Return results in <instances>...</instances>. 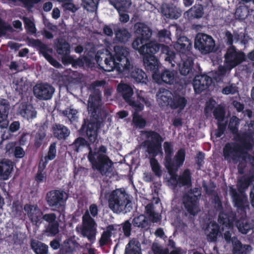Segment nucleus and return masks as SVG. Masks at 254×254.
Wrapping results in <instances>:
<instances>
[{
	"mask_svg": "<svg viewBox=\"0 0 254 254\" xmlns=\"http://www.w3.org/2000/svg\"><path fill=\"white\" fill-rule=\"evenodd\" d=\"M142 92L140 91L137 95V101L132 100L127 104L135 110V113L142 111L144 109V105L146 107H150L151 103L149 99L142 95Z\"/></svg>",
	"mask_w": 254,
	"mask_h": 254,
	"instance_id": "nucleus-26",
	"label": "nucleus"
},
{
	"mask_svg": "<svg viewBox=\"0 0 254 254\" xmlns=\"http://www.w3.org/2000/svg\"><path fill=\"white\" fill-rule=\"evenodd\" d=\"M164 149L165 153L164 159V165L170 164L171 158L173 154V148L171 142L165 141L163 144Z\"/></svg>",
	"mask_w": 254,
	"mask_h": 254,
	"instance_id": "nucleus-48",
	"label": "nucleus"
},
{
	"mask_svg": "<svg viewBox=\"0 0 254 254\" xmlns=\"http://www.w3.org/2000/svg\"><path fill=\"white\" fill-rule=\"evenodd\" d=\"M141 133L147 138L142 144L149 156L152 171L156 176L160 177L162 174L161 167L155 157L160 154H163L162 148L163 139L159 133L154 130H143Z\"/></svg>",
	"mask_w": 254,
	"mask_h": 254,
	"instance_id": "nucleus-3",
	"label": "nucleus"
},
{
	"mask_svg": "<svg viewBox=\"0 0 254 254\" xmlns=\"http://www.w3.org/2000/svg\"><path fill=\"white\" fill-rule=\"evenodd\" d=\"M215 43L212 36L203 33L196 34L194 43L195 49L203 54H207L214 51Z\"/></svg>",
	"mask_w": 254,
	"mask_h": 254,
	"instance_id": "nucleus-9",
	"label": "nucleus"
},
{
	"mask_svg": "<svg viewBox=\"0 0 254 254\" xmlns=\"http://www.w3.org/2000/svg\"><path fill=\"white\" fill-rule=\"evenodd\" d=\"M100 101L101 96L99 91L90 97L88 107L90 117V121L86 124L84 121L79 130L80 135L86 136L88 141L81 136L76 138L70 145L71 148L75 152L78 153L84 148H87L89 150L87 156L90 155L91 152H92L91 145L97 140L98 129L105 121L108 114L105 110L100 108Z\"/></svg>",
	"mask_w": 254,
	"mask_h": 254,
	"instance_id": "nucleus-1",
	"label": "nucleus"
},
{
	"mask_svg": "<svg viewBox=\"0 0 254 254\" xmlns=\"http://www.w3.org/2000/svg\"><path fill=\"white\" fill-rule=\"evenodd\" d=\"M10 105L8 101L4 99L0 98V127L6 128L8 125L7 120Z\"/></svg>",
	"mask_w": 254,
	"mask_h": 254,
	"instance_id": "nucleus-25",
	"label": "nucleus"
},
{
	"mask_svg": "<svg viewBox=\"0 0 254 254\" xmlns=\"http://www.w3.org/2000/svg\"><path fill=\"white\" fill-rule=\"evenodd\" d=\"M181 88H179L173 92L172 100L170 103V107L173 110H178L181 111L186 107L188 100L185 97L184 94L182 91L184 86L181 85Z\"/></svg>",
	"mask_w": 254,
	"mask_h": 254,
	"instance_id": "nucleus-13",
	"label": "nucleus"
},
{
	"mask_svg": "<svg viewBox=\"0 0 254 254\" xmlns=\"http://www.w3.org/2000/svg\"><path fill=\"white\" fill-rule=\"evenodd\" d=\"M57 142H53L51 143L48 151L47 154L45 156L47 158L50 160H54L57 155V149H56Z\"/></svg>",
	"mask_w": 254,
	"mask_h": 254,
	"instance_id": "nucleus-62",
	"label": "nucleus"
},
{
	"mask_svg": "<svg viewBox=\"0 0 254 254\" xmlns=\"http://www.w3.org/2000/svg\"><path fill=\"white\" fill-rule=\"evenodd\" d=\"M55 49L60 56L65 54H70V45L63 38L58 39L55 43Z\"/></svg>",
	"mask_w": 254,
	"mask_h": 254,
	"instance_id": "nucleus-36",
	"label": "nucleus"
},
{
	"mask_svg": "<svg viewBox=\"0 0 254 254\" xmlns=\"http://www.w3.org/2000/svg\"><path fill=\"white\" fill-rule=\"evenodd\" d=\"M117 90L121 93L123 99L127 103L132 100L131 97L133 94V91L129 85L127 84H119L118 86Z\"/></svg>",
	"mask_w": 254,
	"mask_h": 254,
	"instance_id": "nucleus-38",
	"label": "nucleus"
},
{
	"mask_svg": "<svg viewBox=\"0 0 254 254\" xmlns=\"http://www.w3.org/2000/svg\"><path fill=\"white\" fill-rule=\"evenodd\" d=\"M55 88L48 83L37 84L33 87L34 96L40 100H48L53 96Z\"/></svg>",
	"mask_w": 254,
	"mask_h": 254,
	"instance_id": "nucleus-14",
	"label": "nucleus"
},
{
	"mask_svg": "<svg viewBox=\"0 0 254 254\" xmlns=\"http://www.w3.org/2000/svg\"><path fill=\"white\" fill-rule=\"evenodd\" d=\"M186 152L184 149H180L176 154L175 155L174 160L171 158V162L170 164L174 166V167H177L179 168L182 166L185 160Z\"/></svg>",
	"mask_w": 254,
	"mask_h": 254,
	"instance_id": "nucleus-44",
	"label": "nucleus"
},
{
	"mask_svg": "<svg viewBox=\"0 0 254 254\" xmlns=\"http://www.w3.org/2000/svg\"><path fill=\"white\" fill-rule=\"evenodd\" d=\"M125 254H140L139 248L134 242L129 241L126 245Z\"/></svg>",
	"mask_w": 254,
	"mask_h": 254,
	"instance_id": "nucleus-57",
	"label": "nucleus"
},
{
	"mask_svg": "<svg viewBox=\"0 0 254 254\" xmlns=\"http://www.w3.org/2000/svg\"><path fill=\"white\" fill-rule=\"evenodd\" d=\"M121 227L119 225H109L107 228L106 231H103L101 234L99 243L100 246L102 247L107 245L111 241V238L112 235V232L117 233V230L121 231Z\"/></svg>",
	"mask_w": 254,
	"mask_h": 254,
	"instance_id": "nucleus-27",
	"label": "nucleus"
},
{
	"mask_svg": "<svg viewBox=\"0 0 254 254\" xmlns=\"http://www.w3.org/2000/svg\"><path fill=\"white\" fill-rule=\"evenodd\" d=\"M13 165L11 161L6 159L0 162V180H8L13 170Z\"/></svg>",
	"mask_w": 254,
	"mask_h": 254,
	"instance_id": "nucleus-31",
	"label": "nucleus"
},
{
	"mask_svg": "<svg viewBox=\"0 0 254 254\" xmlns=\"http://www.w3.org/2000/svg\"><path fill=\"white\" fill-rule=\"evenodd\" d=\"M183 204L187 212L192 215H195L198 212V196L190 193L185 194L183 198Z\"/></svg>",
	"mask_w": 254,
	"mask_h": 254,
	"instance_id": "nucleus-18",
	"label": "nucleus"
},
{
	"mask_svg": "<svg viewBox=\"0 0 254 254\" xmlns=\"http://www.w3.org/2000/svg\"><path fill=\"white\" fill-rule=\"evenodd\" d=\"M13 211L14 215L17 217H20L23 215V210L24 209L22 204L18 201H14L12 203Z\"/></svg>",
	"mask_w": 254,
	"mask_h": 254,
	"instance_id": "nucleus-63",
	"label": "nucleus"
},
{
	"mask_svg": "<svg viewBox=\"0 0 254 254\" xmlns=\"http://www.w3.org/2000/svg\"><path fill=\"white\" fill-rule=\"evenodd\" d=\"M45 228L44 233L48 236H55L59 232V223L58 222L49 223Z\"/></svg>",
	"mask_w": 254,
	"mask_h": 254,
	"instance_id": "nucleus-51",
	"label": "nucleus"
},
{
	"mask_svg": "<svg viewBox=\"0 0 254 254\" xmlns=\"http://www.w3.org/2000/svg\"><path fill=\"white\" fill-rule=\"evenodd\" d=\"M159 55L160 58L164 59L166 62H168L172 67H174L176 64H177L175 60L176 55V53L169 46L163 44Z\"/></svg>",
	"mask_w": 254,
	"mask_h": 254,
	"instance_id": "nucleus-29",
	"label": "nucleus"
},
{
	"mask_svg": "<svg viewBox=\"0 0 254 254\" xmlns=\"http://www.w3.org/2000/svg\"><path fill=\"white\" fill-rule=\"evenodd\" d=\"M109 208L114 212H129L132 209L131 201L129 195L124 189L113 190L108 196Z\"/></svg>",
	"mask_w": 254,
	"mask_h": 254,
	"instance_id": "nucleus-5",
	"label": "nucleus"
},
{
	"mask_svg": "<svg viewBox=\"0 0 254 254\" xmlns=\"http://www.w3.org/2000/svg\"><path fill=\"white\" fill-rule=\"evenodd\" d=\"M99 0H82L83 7L88 11L94 12L97 9Z\"/></svg>",
	"mask_w": 254,
	"mask_h": 254,
	"instance_id": "nucleus-52",
	"label": "nucleus"
},
{
	"mask_svg": "<svg viewBox=\"0 0 254 254\" xmlns=\"http://www.w3.org/2000/svg\"><path fill=\"white\" fill-rule=\"evenodd\" d=\"M239 139H235L236 142H227L223 148V156L228 163H237L242 159L245 151H251L254 145V140H247L246 134L240 136Z\"/></svg>",
	"mask_w": 254,
	"mask_h": 254,
	"instance_id": "nucleus-4",
	"label": "nucleus"
},
{
	"mask_svg": "<svg viewBox=\"0 0 254 254\" xmlns=\"http://www.w3.org/2000/svg\"><path fill=\"white\" fill-rule=\"evenodd\" d=\"M236 216L232 213H225L223 211H220L218 216V221L222 225L226 226H230L233 225L235 220Z\"/></svg>",
	"mask_w": 254,
	"mask_h": 254,
	"instance_id": "nucleus-37",
	"label": "nucleus"
},
{
	"mask_svg": "<svg viewBox=\"0 0 254 254\" xmlns=\"http://www.w3.org/2000/svg\"><path fill=\"white\" fill-rule=\"evenodd\" d=\"M162 45L156 41H151L149 43L145 42L139 45L137 49H134L137 51L140 55H147L148 54L154 55L158 52H160Z\"/></svg>",
	"mask_w": 254,
	"mask_h": 254,
	"instance_id": "nucleus-22",
	"label": "nucleus"
},
{
	"mask_svg": "<svg viewBox=\"0 0 254 254\" xmlns=\"http://www.w3.org/2000/svg\"><path fill=\"white\" fill-rule=\"evenodd\" d=\"M46 133L44 127H40L36 132L34 139V147L39 148L42 145L46 137Z\"/></svg>",
	"mask_w": 254,
	"mask_h": 254,
	"instance_id": "nucleus-46",
	"label": "nucleus"
},
{
	"mask_svg": "<svg viewBox=\"0 0 254 254\" xmlns=\"http://www.w3.org/2000/svg\"><path fill=\"white\" fill-rule=\"evenodd\" d=\"M192 185L191 173L189 169L184 171L182 175L178 177V185L179 187L187 186L190 187Z\"/></svg>",
	"mask_w": 254,
	"mask_h": 254,
	"instance_id": "nucleus-41",
	"label": "nucleus"
},
{
	"mask_svg": "<svg viewBox=\"0 0 254 254\" xmlns=\"http://www.w3.org/2000/svg\"><path fill=\"white\" fill-rule=\"evenodd\" d=\"M234 40L235 42H240V43L246 45L248 44L249 41V36L245 32H234Z\"/></svg>",
	"mask_w": 254,
	"mask_h": 254,
	"instance_id": "nucleus-54",
	"label": "nucleus"
},
{
	"mask_svg": "<svg viewBox=\"0 0 254 254\" xmlns=\"http://www.w3.org/2000/svg\"><path fill=\"white\" fill-rule=\"evenodd\" d=\"M211 78L206 74L195 75L193 80V87L196 94H200L211 85Z\"/></svg>",
	"mask_w": 254,
	"mask_h": 254,
	"instance_id": "nucleus-20",
	"label": "nucleus"
},
{
	"mask_svg": "<svg viewBox=\"0 0 254 254\" xmlns=\"http://www.w3.org/2000/svg\"><path fill=\"white\" fill-rule=\"evenodd\" d=\"M193 56L182 57L181 63L178 64L179 71L182 75H188L189 78H191L193 76Z\"/></svg>",
	"mask_w": 254,
	"mask_h": 254,
	"instance_id": "nucleus-19",
	"label": "nucleus"
},
{
	"mask_svg": "<svg viewBox=\"0 0 254 254\" xmlns=\"http://www.w3.org/2000/svg\"><path fill=\"white\" fill-rule=\"evenodd\" d=\"M173 93L164 88H161L157 93V100L162 106H169Z\"/></svg>",
	"mask_w": 254,
	"mask_h": 254,
	"instance_id": "nucleus-32",
	"label": "nucleus"
},
{
	"mask_svg": "<svg viewBox=\"0 0 254 254\" xmlns=\"http://www.w3.org/2000/svg\"><path fill=\"white\" fill-rule=\"evenodd\" d=\"M174 49L180 53V57L189 56H193L191 52L192 43L186 36H182L178 38L177 41L174 44Z\"/></svg>",
	"mask_w": 254,
	"mask_h": 254,
	"instance_id": "nucleus-17",
	"label": "nucleus"
},
{
	"mask_svg": "<svg viewBox=\"0 0 254 254\" xmlns=\"http://www.w3.org/2000/svg\"><path fill=\"white\" fill-rule=\"evenodd\" d=\"M213 115L218 122L223 121L225 115L224 110L221 107H216L213 112Z\"/></svg>",
	"mask_w": 254,
	"mask_h": 254,
	"instance_id": "nucleus-64",
	"label": "nucleus"
},
{
	"mask_svg": "<svg viewBox=\"0 0 254 254\" xmlns=\"http://www.w3.org/2000/svg\"><path fill=\"white\" fill-rule=\"evenodd\" d=\"M239 125L240 119L236 116H233L230 120L228 129L231 133L234 135V139H239L240 136L246 134L249 136L247 138V140H254V130L249 128L247 131L240 133H239Z\"/></svg>",
	"mask_w": 254,
	"mask_h": 254,
	"instance_id": "nucleus-16",
	"label": "nucleus"
},
{
	"mask_svg": "<svg viewBox=\"0 0 254 254\" xmlns=\"http://www.w3.org/2000/svg\"><path fill=\"white\" fill-rule=\"evenodd\" d=\"M165 167L168 170V172L170 175V181L171 183V185L174 188H176L177 187L178 185V176L177 174L178 168L176 167H174L170 164H165Z\"/></svg>",
	"mask_w": 254,
	"mask_h": 254,
	"instance_id": "nucleus-43",
	"label": "nucleus"
},
{
	"mask_svg": "<svg viewBox=\"0 0 254 254\" xmlns=\"http://www.w3.org/2000/svg\"><path fill=\"white\" fill-rule=\"evenodd\" d=\"M13 88L19 92H22L25 89L26 83L23 78H17L13 80Z\"/></svg>",
	"mask_w": 254,
	"mask_h": 254,
	"instance_id": "nucleus-59",
	"label": "nucleus"
},
{
	"mask_svg": "<svg viewBox=\"0 0 254 254\" xmlns=\"http://www.w3.org/2000/svg\"><path fill=\"white\" fill-rule=\"evenodd\" d=\"M134 28L137 36L132 42L131 45L133 49H137L139 45L150 40L152 35V31L150 27L142 22L135 23Z\"/></svg>",
	"mask_w": 254,
	"mask_h": 254,
	"instance_id": "nucleus-10",
	"label": "nucleus"
},
{
	"mask_svg": "<svg viewBox=\"0 0 254 254\" xmlns=\"http://www.w3.org/2000/svg\"><path fill=\"white\" fill-rule=\"evenodd\" d=\"M205 231H209L206 236L208 241L210 242H216L218 237L221 235L220 226L215 221L210 222Z\"/></svg>",
	"mask_w": 254,
	"mask_h": 254,
	"instance_id": "nucleus-30",
	"label": "nucleus"
},
{
	"mask_svg": "<svg viewBox=\"0 0 254 254\" xmlns=\"http://www.w3.org/2000/svg\"><path fill=\"white\" fill-rule=\"evenodd\" d=\"M170 35V31L163 29L158 31L157 37L160 41L169 43L171 40Z\"/></svg>",
	"mask_w": 254,
	"mask_h": 254,
	"instance_id": "nucleus-58",
	"label": "nucleus"
},
{
	"mask_svg": "<svg viewBox=\"0 0 254 254\" xmlns=\"http://www.w3.org/2000/svg\"><path fill=\"white\" fill-rule=\"evenodd\" d=\"M68 194L64 190H54L48 191L46 195L48 205L53 210L60 213L59 218H65V210Z\"/></svg>",
	"mask_w": 254,
	"mask_h": 254,
	"instance_id": "nucleus-6",
	"label": "nucleus"
},
{
	"mask_svg": "<svg viewBox=\"0 0 254 254\" xmlns=\"http://www.w3.org/2000/svg\"><path fill=\"white\" fill-rule=\"evenodd\" d=\"M110 3L117 10H121L129 8L131 4V0H111Z\"/></svg>",
	"mask_w": 254,
	"mask_h": 254,
	"instance_id": "nucleus-49",
	"label": "nucleus"
},
{
	"mask_svg": "<svg viewBox=\"0 0 254 254\" xmlns=\"http://www.w3.org/2000/svg\"><path fill=\"white\" fill-rule=\"evenodd\" d=\"M153 79L158 83H165L169 85L175 83V86H177L175 71L173 70H170L165 68L161 73L158 71L157 74H154Z\"/></svg>",
	"mask_w": 254,
	"mask_h": 254,
	"instance_id": "nucleus-23",
	"label": "nucleus"
},
{
	"mask_svg": "<svg viewBox=\"0 0 254 254\" xmlns=\"http://www.w3.org/2000/svg\"><path fill=\"white\" fill-rule=\"evenodd\" d=\"M145 212L151 222H158L160 220L158 214L154 211V205L153 203H149L145 206Z\"/></svg>",
	"mask_w": 254,
	"mask_h": 254,
	"instance_id": "nucleus-47",
	"label": "nucleus"
},
{
	"mask_svg": "<svg viewBox=\"0 0 254 254\" xmlns=\"http://www.w3.org/2000/svg\"><path fill=\"white\" fill-rule=\"evenodd\" d=\"M52 128L54 137L59 140L65 139L70 134L68 128L62 124H56Z\"/></svg>",
	"mask_w": 254,
	"mask_h": 254,
	"instance_id": "nucleus-34",
	"label": "nucleus"
},
{
	"mask_svg": "<svg viewBox=\"0 0 254 254\" xmlns=\"http://www.w3.org/2000/svg\"><path fill=\"white\" fill-rule=\"evenodd\" d=\"M132 223L134 227L140 228L143 231L147 230L149 228L148 221L143 215L135 217L132 220Z\"/></svg>",
	"mask_w": 254,
	"mask_h": 254,
	"instance_id": "nucleus-42",
	"label": "nucleus"
},
{
	"mask_svg": "<svg viewBox=\"0 0 254 254\" xmlns=\"http://www.w3.org/2000/svg\"><path fill=\"white\" fill-rule=\"evenodd\" d=\"M185 14L190 20L200 19L204 14V8L202 4H195L189 9Z\"/></svg>",
	"mask_w": 254,
	"mask_h": 254,
	"instance_id": "nucleus-35",
	"label": "nucleus"
},
{
	"mask_svg": "<svg viewBox=\"0 0 254 254\" xmlns=\"http://www.w3.org/2000/svg\"><path fill=\"white\" fill-rule=\"evenodd\" d=\"M29 41L32 46L38 49L40 54H42L51 65L56 68L62 66L61 64L48 53V52L52 53L53 50L50 49L47 45L44 44L39 39L32 38L30 39Z\"/></svg>",
	"mask_w": 254,
	"mask_h": 254,
	"instance_id": "nucleus-12",
	"label": "nucleus"
},
{
	"mask_svg": "<svg viewBox=\"0 0 254 254\" xmlns=\"http://www.w3.org/2000/svg\"><path fill=\"white\" fill-rule=\"evenodd\" d=\"M236 225L240 232L247 234L253 228L252 225L246 219L240 218L236 222Z\"/></svg>",
	"mask_w": 254,
	"mask_h": 254,
	"instance_id": "nucleus-45",
	"label": "nucleus"
},
{
	"mask_svg": "<svg viewBox=\"0 0 254 254\" xmlns=\"http://www.w3.org/2000/svg\"><path fill=\"white\" fill-rule=\"evenodd\" d=\"M23 209L31 222L37 223L41 219L43 212L37 205L27 203Z\"/></svg>",
	"mask_w": 254,
	"mask_h": 254,
	"instance_id": "nucleus-24",
	"label": "nucleus"
},
{
	"mask_svg": "<svg viewBox=\"0 0 254 254\" xmlns=\"http://www.w3.org/2000/svg\"><path fill=\"white\" fill-rule=\"evenodd\" d=\"M121 227V231L117 230L120 233H124V235L126 237H129L131 234V225L129 220H126L124 223L122 224V226L119 225ZM120 233V234H121Z\"/></svg>",
	"mask_w": 254,
	"mask_h": 254,
	"instance_id": "nucleus-60",
	"label": "nucleus"
},
{
	"mask_svg": "<svg viewBox=\"0 0 254 254\" xmlns=\"http://www.w3.org/2000/svg\"><path fill=\"white\" fill-rule=\"evenodd\" d=\"M13 28L8 23L3 20L0 17V36H4L7 31L12 32Z\"/></svg>",
	"mask_w": 254,
	"mask_h": 254,
	"instance_id": "nucleus-61",
	"label": "nucleus"
},
{
	"mask_svg": "<svg viewBox=\"0 0 254 254\" xmlns=\"http://www.w3.org/2000/svg\"><path fill=\"white\" fill-rule=\"evenodd\" d=\"M23 21L25 29L28 33L32 34L36 33L37 30L35 24L29 18L23 17Z\"/></svg>",
	"mask_w": 254,
	"mask_h": 254,
	"instance_id": "nucleus-53",
	"label": "nucleus"
},
{
	"mask_svg": "<svg viewBox=\"0 0 254 254\" xmlns=\"http://www.w3.org/2000/svg\"><path fill=\"white\" fill-rule=\"evenodd\" d=\"M129 55L127 48L115 46L114 55H110L104 60V70L110 72L116 69L119 72L128 74L137 83H146L148 80L146 73L141 69L133 66L129 60Z\"/></svg>",
	"mask_w": 254,
	"mask_h": 254,
	"instance_id": "nucleus-2",
	"label": "nucleus"
},
{
	"mask_svg": "<svg viewBox=\"0 0 254 254\" xmlns=\"http://www.w3.org/2000/svg\"><path fill=\"white\" fill-rule=\"evenodd\" d=\"M143 65L145 69L152 74L154 78V74H157L159 71V68L161 64L159 60L154 56L151 54L143 55Z\"/></svg>",
	"mask_w": 254,
	"mask_h": 254,
	"instance_id": "nucleus-21",
	"label": "nucleus"
},
{
	"mask_svg": "<svg viewBox=\"0 0 254 254\" xmlns=\"http://www.w3.org/2000/svg\"><path fill=\"white\" fill-rule=\"evenodd\" d=\"M252 180L251 178H242L239 180L237 186L238 190L240 192L244 191L251 185Z\"/></svg>",
	"mask_w": 254,
	"mask_h": 254,
	"instance_id": "nucleus-56",
	"label": "nucleus"
},
{
	"mask_svg": "<svg viewBox=\"0 0 254 254\" xmlns=\"http://www.w3.org/2000/svg\"><path fill=\"white\" fill-rule=\"evenodd\" d=\"M96 227L97 223L95 220L87 210L82 217V225L80 228L81 235L93 243L96 238Z\"/></svg>",
	"mask_w": 254,
	"mask_h": 254,
	"instance_id": "nucleus-8",
	"label": "nucleus"
},
{
	"mask_svg": "<svg viewBox=\"0 0 254 254\" xmlns=\"http://www.w3.org/2000/svg\"><path fill=\"white\" fill-rule=\"evenodd\" d=\"M224 63L228 66L234 68L246 60V56L244 52L237 49L235 46L229 47L224 56Z\"/></svg>",
	"mask_w": 254,
	"mask_h": 254,
	"instance_id": "nucleus-11",
	"label": "nucleus"
},
{
	"mask_svg": "<svg viewBox=\"0 0 254 254\" xmlns=\"http://www.w3.org/2000/svg\"><path fill=\"white\" fill-rule=\"evenodd\" d=\"M91 168L97 171L102 176L111 177L113 174V162L109 157L106 154H96L91 152L90 155L87 156Z\"/></svg>",
	"mask_w": 254,
	"mask_h": 254,
	"instance_id": "nucleus-7",
	"label": "nucleus"
},
{
	"mask_svg": "<svg viewBox=\"0 0 254 254\" xmlns=\"http://www.w3.org/2000/svg\"><path fill=\"white\" fill-rule=\"evenodd\" d=\"M230 194L233 199L234 206L237 208L238 211L246 214V210L249 206L247 196L238 193L236 190L233 187L230 188Z\"/></svg>",
	"mask_w": 254,
	"mask_h": 254,
	"instance_id": "nucleus-15",
	"label": "nucleus"
},
{
	"mask_svg": "<svg viewBox=\"0 0 254 254\" xmlns=\"http://www.w3.org/2000/svg\"><path fill=\"white\" fill-rule=\"evenodd\" d=\"M78 244L71 239L65 240L60 250V254H72L77 247Z\"/></svg>",
	"mask_w": 254,
	"mask_h": 254,
	"instance_id": "nucleus-40",
	"label": "nucleus"
},
{
	"mask_svg": "<svg viewBox=\"0 0 254 254\" xmlns=\"http://www.w3.org/2000/svg\"><path fill=\"white\" fill-rule=\"evenodd\" d=\"M233 254H248L252 249L249 245H243L236 237H234L232 241Z\"/></svg>",
	"mask_w": 254,
	"mask_h": 254,
	"instance_id": "nucleus-33",
	"label": "nucleus"
},
{
	"mask_svg": "<svg viewBox=\"0 0 254 254\" xmlns=\"http://www.w3.org/2000/svg\"><path fill=\"white\" fill-rule=\"evenodd\" d=\"M132 121L135 127L139 129L144 128L147 124L146 120L138 114L133 115Z\"/></svg>",
	"mask_w": 254,
	"mask_h": 254,
	"instance_id": "nucleus-55",
	"label": "nucleus"
},
{
	"mask_svg": "<svg viewBox=\"0 0 254 254\" xmlns=\"http://www.w3.org/2000/svg\"><path fill=\"white\" fill-rule=\"evenodd\" d=\"M18 113L27 120L33 119L37 115V112L33 106L26 102L21 103L19 105Z\"/></svg>",
	"mask_w": 254,
	"mask_h": 254,
	"instance_id": "nucleus-28",
	"label": "nucleus"
},
{
	"mask_svg": "<svg viewBox=\"0 0 254 254\" xmlns=\"http://www.w3.org/2000/svg\"><path fill=\"white\" fill-rule=\"evenodd\" d=\"M30 247L36 254H48V246L41 242L32 239Z\"/></svg>",
	"mask_w": 254,
	"mask_h": 254,
	"instance_id": "nucleus-39",
	"label": "nucleus"
},
{
	"mask_svg": "<svg viewBox=\"0 0 254 254\" xmlns=\"http://www.w3.org/2000/svg\"><path fill=\"white\" fill-rule=\"evenodd\" d=\"M115 36L119 42L126 43L128 41L130 34L127 29L118 28L115 30Z\"/></svg>",
	"mask_w": 254,
	"mask_h": 254,
	"instance_id": "nucleus-50",
	"label": "nucleus"
}]
</instances>
